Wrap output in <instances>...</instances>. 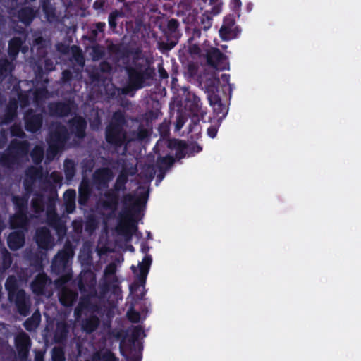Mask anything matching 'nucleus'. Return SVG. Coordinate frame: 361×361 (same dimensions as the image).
Instances as JSON below:
<instances>
[{
  "label": "nucleus",
  "mask_w": 361,
  "mask_h": 361,
  "mask_svg": "<svg viewBox=\"0 0 361 361\" xmlns=\"http://www.w3.org/2000/svg\"><path fill=\"white\" fill-rule=\"evenodd\" d=\"M99 69L102 73H110L112 71V66L109 62L103 61L99 63Z\"/></svg>",
  "instance_id": "nucleus-62"
},
{
  "label": "nucleus",
  "mask_w": 361,
  "mask_h": 361,
  "mask_svg": "<svg viewBox=\"0 0 361 361\" xmlns=\"http://www.w3.org/2000/svg\"><path fill=\"white\" fill-rule=\"evenodd\" d=\"M152 262V256L149 255H146L142 262H140L138 264L139 267V274L136 275V279L134 283L135 286H144L146 283V279L147 274L149 271L150 266Z\"/></svg>",
  "instance_id": "nucleus-17"
},
{
  "label": "nucleus",
  "mask_w": 361,
  "mask_h": 361,
  "mask_svg": "<svg viewBox=\"0 0 361 361\" xmlns=\"http://www.w3.org/2000/svg\"><path fill=\"white\" fill-rule=\"evenodd\" d=\"M35 197L31 200V207L33 212L36 214H40L44 211L45 207H47V197L39 192L35 194Z\"/></svg>",
  "instance_id": "nucleus-32"
},
{
  "label": "nucleus",
  "mask_w": 361,
  "mask_h": 361,
  "mask_svg": "<svg viewBox=\"0 0 361 361\" xmlns=\"http://www.w3.org/2000/svg\"><path fill=\"white\" fill-rule=\"evenodd\" d=\"M78 293L68 288L63 289L59 294L60 303L66 307H72L78 299Z\"/></svg>",
  "instance_id": "nucleus-28"
},
{
  "label": "nucleus",
  "mask_w": 361,
  "mask_h": 361,
  "mask_svg": "<svg viewBox=\"0 0 361 361\" xmlns=\"http://www.w3.org/2000/svg\"><path fill=\"white\" fill-rule=\"evenodd\" d=\"M185 143V142L182 140L173 139L169 141L168 147L170 149H175L177 150L178 149H180L181 147H183Z\"/></svg>",
  "instance_id": "nucleus-61"
},
{
  "label": "nucleus",
  "mask_w": 361,
  "mask_h": 361,
  "mask_svg": "<svg viewBox=\"0 0 361 361\" xmlns=\"http://www.w3.org/2000/svg\"><path fill=\"white\" fill-rule=\"evenodd\" d=\"M52 361H65V353L62 348L54 347L51 350Z\"/></svg>",
  "instance_id": "nucleus-52"
},
{
  "label": "nucleus",
  "mask_w": 361,
  "mask_h": 361,
  "mask_svg": "<svg viewBox=\"0 0 361 361\" xmlns=\"http://www.w3.org/2000/svg\"><path fill=\"white\" fill-rule=\"evenodd\" d=\"M5 288L8 292V300H12L11 298L16 294V293H18L20 290L18 288V281L15 276H9L6 281L5 283Z\"/></svg>",
  "instance_id": "nucleus-37"
},
{
  "label": "nucleus",
  "mask_w": 361,
  "mask_h": 361,
  "mask_svg": "<svg viewBox=\"0 0 361 361\" xmlns=\"http://www.w3.org/2000/svg\"><path fill=\"white\" fill-rule=\"evenodd\" d=\"M44 152L41 148H35L31 152V157L33 161L38 164L42 162L43 159Z\"/></svg>",
  "instance_id": "nucleus-55"
},
{
  "label": "nucleus",
  "mask_w": 361,
  "mask_h": 361,
  "mask_svg": "<svg viewBox=\"0 0 361 361\" xmlns=\"http://www.w3.org/2000/svg\"><path fill=\"white\" fill-rule=\"evenodd\" d=\"M24 121L25 130L35 133L42 128L43 116L41 114H36L33 109H30L25 111Z\"/></svg>",
  "instance_id": "nucleus-11"
},
{
  "label": "nucleus",
  "mask_w": 361,
  "mask_h": 361,
  "mask_svg": "<svg viewBox=\"0 0 361 361\" xmlns=\"http://www.w3.org/2000/svg\"><path fill=\"white\" fill-rule=\"evenodd\" d=\"M201 108V102L199 97L194 96L193 101L190 106V110L193 114H197Z\"/></svg>",
  "instance_id": "nucleus-56"
},
{
  "label": "nucleus",
  "mask_w": 361,
  "mask_h": 361,
  "mask_svg": "<svg viewBox=\"0 0 361 361\" xmlns=\"http://www.w3.org/2000/svg\"><path fill=\"white\" fill-rule=\"evenodd\" d=\"M18 102L15 99H11L6 106L4 114L0 116V125H8L11 123L18 116Z\"/></svg>",
  "instance_id": "nucleus-18"
},
{
  "label": "nucleus",
  "mask_w": 361,
  "mask_h": 361,
  "mask_svg": "<svg viewBox=\"0 0 361 361\" xmlns=\"http://www.w3.org/2000/svg\"><path fill=\"white\" fill-rule=\"evenodd\" d=\"M39 322V316L37 317L32 316L25 321L23 326L27 331H31L37 327Z\"/></svg>",
  "instance_id": "nucleus-50"
},
{
  "label": "nucleus",
  "mask_w": 361,
  "mask_h": 361,
  "mask_svg": "<svg viewBox=\"0 0 361 361\" xmlns=\"http://www.w3.org/2000/svg\"><path fill=\"white\" fill-rule=\"evenodd\" d=\"M105 200L102 202V207L106 210L115 212L119 204V192L110 189L104 193Z\"/></svg>",
  "instance_id": "nucleus-23"
},
{
  "label": "nucleus",
  "mask_w": 361,
  "mask_h": 361,
  "mask_svg": "<svg viewBox=\"0 0 361 361\" xmlns=\"http://www.w3.org/2000/svg\"><path fill=\"white\" fill-rule=\"evenodd\" d=\"M51 283V279L44 273H39L31 282L30 287L34 294L44 295L47 287Z\"/></svg>",
  "instance_id": "nucleus-16"
},
{
  "label": "nucleus",
  "mask_w": 361,
  "mask_h": 361,
  "mask_svg": "<svg viewBox=\"0 0 361 361\" xmlns=\"http://www.w3.org/2000/svg\"><path fill=\"white\" fill-rule=\"evenodd\" d=\"M1 259L3 269L6 270L10 268L12 264V257L11 254L7 250L6 247L2 249Z\"/></svg>",
  "instance_id": "nucleus-48"
},
{
  "label": "nucleus",
  "mask_w": 361,
  "mask_h": 361,
  "mask_svg": "<svg viewBox=\"0 0 361 361\" xmlns=\"http://www.w3.org/2000/svg\"><path fill=\"white\" fill-rule=\"evenodd\" d=\"M74 250L70 243H66L62 250H59L54 257L51 265V272L61 276L56 280V284H63L68 282L71 277L70 260L73 257Z\"/></svg>",
  "instance_id": "nucleus-3"
},
{
  "label": "nucleus",
  "mask_w": 361,
  "mask_h": 361,
  "mask_svg": "<svg viewBox=\"0 0 361 361\" xmlns=\"http://www.w3.org/2000/svg\"><path fill=\"white\" fill-rule=\"evenodd\" d=\"M206 60L209 66L216 70L224 71L229 68L227 56L216 47H212L207 51Z\"/></svg>",
  "instance_id": "nucleus-7"
},
{
  "label": "nucleus",
  "mask_w": 361,
  "mask_h": 361,
  "mask_svg": "<svg viewBox=\"0 0 361 361\" xmlns=\"http://www.w3.org/2000/svg\"><path fill=\"white\" fill-rule=\"evenodd\" d=\"M70 138V135L67 128L57 123L49 133L47 139L48 144L47 158H54L61 150L63 149L65 145Z\"/></svg>",
  "instance_id": "nucleus-4"
},
{
  "label": "nucleus",
  "mask_w": 361,
  "mask_h": 361,
  "mask_svg": "<svg viewBox=\"0 0 361 361\" xmlns=\"http://www.w3.org/2000/svg\"><path fill=\"white\" fill-rule=\"evenodd\" d=\"M143 334L144 330L140 326H135L131 332L130 339L129 340L130 344H133Z\"/></svg>",
  "instance_id": "nucleus-54"
},
{
  "label": "nucleus",
  "mask_w": 361,
  "mask_h": 361,
  "mask_svg": "<svg viewBox=\"0 0 361 361\" xmlns=\"http://www.w3.org/2000/svg\"><path fill=\"white\" fill-rule=\"evenodd\" d=\"M105 54L106 53L104 47L101 46L100 44H95L92 47L90 55L92 56V59L94 61H99L104 58Z\"/></svg>",
  "instance_id": "nucleus-44"
},
{
  "label": "nucleus",
  "mask_w": 361,
  "mask_h": 361,
  "mask_svg": "<svg viewBox=\"0 0 361 361\" xmlns=\"http://www.w3.org/2000/svg\"><path fill=\"white\" fill-rule=\"evenodd\" d=\"M116 272V266L114 263H110L104 269V281L100 284V292L102 295H106L111 292L114 295H119L121 293V287L118 284V279L115 276Z\"/></svg>",
  "instance_id": "nucleus-6"
},
{
  "label": "nucleus",
  "mask_w": 361,
  "mask_h": 361,
  "mask_svg": "<svg viewBox=\"0 0 361 361\" xmlns=\"http://www.w3.org/2000/svg\"><path fill=\"white\" fill-rule=\"evenodd\" d=\"M72 56L75 62L80 66H84L85 59L82 52V49L78 45H72L70 48Z\"/></svg>",
  "instance_id": "nucleus-39"
},
{
  "label": "nucleus",
  "mask_w": 361,
  "mask_h": 361,
  "mask_svg": "<svg viewBox=\"0 0 361 361\" xmlns=\"http://www.w3.org/2000/svg\"><path fill=\"white\" fill-rule=\"evenodd\" d=\"M104 134L107 144L115 149L121 147L126 142V132L124 128H120L114 125H107Z\"/></svg>",
  "instance_id": "nucleus-8"
},
{
  "label": "nucleus",
  "mask_w": 361,
  "mask_h": 361,
  "mask_svg": "<svg viewBox=\"0 0 361 361\" xmlns=\"http://www.w3.org/2000/svg\"><path fill=\"white\" fill-rule=\"evenodd\" d=\"M29 260L30 266L34 267L35 271H43V253L39 252L32 253L30 255Z\"/></svg>",
  "instance_id": "nucleus-38"
},
{
  "label": "nucleus",
  "mask_w": 361,
  "mask_h": 361,
  "mask_svg": "<svg viewBox=\"0 0 361 361\" xmlns=\"http://www.w3.org/2000/svg\"><path fill=\"white\" fill-rule=\"evenodd\" d=\"M123 13L121 11H118L115 10L110 13L109 16V25L111 30H115L117 27V18L118 17H122Z\"/></svg>",
  "instance_id": "nucleus-51"
},
{
  "label": "nucleus",
  "mask_w": 361,
  "mask_h": 361,
  "mask_svg": "<svg viewBox=\"0 0 361 361\" xmlns=\"http://www.w3.org/2000/svg\"><path fill=\"white\" fill-rule=\"evenodd\" d=\"M27 198L19 196L13 197V202L16 207V211L27 212Z\"/></svg>",
  "instance_id": "nucleus-43"
},
{
  "label": "nucleus",
  "mask_w": 361,
  "mask_h": 361,
  "mask_svg": "<svg viewBox=\"0 0 361 361\" xmlns=\"http://www.w3.org/2000/svg\"><path fill=\"white\" fill-rule=\"evenodd\" d=\"M68 126L71 133L79 138L82 139L85 137L87 122L82 116H75L68 121Z\"/></svg>",
  "instance_id": "nucleus-19"
},
{
  "label": "nucleus",
  "mask_w": 361,
  "mask_h": 361,
  "mask_svg": "<svg viewBox=\"0 0 361 361\" xmlns=\"http://www.w3.org/2000/svg\"><path fill=\"white\" fill-rule=\"evenodd\" d=\"M27 212L16 211V214L11 218L10 226L13 229L23 228L27 224Z\"/></svg>",
  "instance_id": "nucleus-30"
},
{
  "label": "nucleus",
  "mask_w": 361,
  "mask_h": 361,
  "mask_svg": "<svg viewBox=\"0 0 361 361\" xmlns=\"http://www.w3.org/2000/svg\"><path fill=\"white\" fill-rule=\"evenodd\" d=\"M19 159H18L14 154H11V152L8 151L6 154H2L0 157V162L4 166H11L15 164Z\"/></svg>",
  "instance_id": "nucleus-42"
},
{
  "label": "nucleus",
  "mask_w": 361,
  "mask_h": 361,
  "mask_svg": "<svg viewBox=\"0 0 361 361\" xmlns=\"http://www.w3.org/2000/svg\"><path fill=\"white\" fill-rule=\"evenodd\" d=\"M209 102L210 105L213 106L214 111L216 113V116H220L221 114V117H225L227 114L228 109L225 104H224L221 102V99L220 96H212L211 98H209Z\"/></svg>",
  "instance_id": "nucleus-31"
},
{
  "label": "nucleus",
  "mask_w": 361,
  "mask_h": 361,
  "mask_svg": "<svg viewBox=\"0 0 361 361\" xmlns=\"http://www.w3.org/2000/svg\"><path fill=\"white\" fill-rule=\"evenodd\" d=\"M126 123L124 114L121 111H117L114 113L112 119L108 125H114L118 128H123Z\"/></svg>",
  "instance_id": "nucleus-40"
},
{
  "label": "nucleus",
  "mask_w": 361,
  "mask_h": 361,
  "mask_svg": "<svg viewBox=\"0 0 361 361\" xmlns=\"http://www.w3.org/2000/svg\"><path fill=\"white\" fill-rule=\"evenodd\" d=\"M49 114L51 116L65 117L68 116L71 111L70 103L64 102H51L48 106Z\"/></svg>",
  "instance_id": "nucleus-20"
},
{
  "label": "nucleus",
  "mask_w": 361,
  "mask_h": 361,
  "mask_svg": "<svg viewBox=\"0 0 361 361\" xmlns=\"http://www.w3.org/2000/svg\"><path fill=\"white\" fill-rule=\"evenodd\" d=\"M147 200V192H140L136 198L130 193L123 196L124 209L120 214V218L121 220H125V222H120L116 227V231L119 235L124 237L127 243L132 240L134 232L137 230L136 221L133 217V213L139 212L143 207H145Z\"/></svg>",
  "instance_id": "nucleus-1"
},
{
  "label": "nucleus",
  "mask_w": 361,
  "mask_h": 361,
  "mask_svg": "<svg viewBox=\"0 0 361 361\" xmlns=\"http://www.w3.org/2000/svg\"><path fill=\"white\" fill-rule=\"evenodd\" d=\"M127 317L129 321L133 323H137L140 319V314L136 310H134L133 308L130 309L127 312Z\"/></svg>",
  "instance_id": "nucleus-57"
},
{
  "label": "nucleus",
  "mask_w": 361,
  "mask_h": 361,
  "mask_svg": "<svg viewBox=\"0 0 361 361\" xmlns=\"http://www.w3.org/2000/svg\"><path fill=\"white\" fill-rule=\"evenodd\" d=\"M99 324L100 320L99 317L92 314L82 321L81 326L85 332L91 334L97 330Z\"/></svg>",
  "instance_id": "nucleus-29"
},
{
  "label": "nucleus",
  "mask_w": 361,
  "mask_h": 361,
  "mask_svg": "<svg viewBox=\"0 0 361 361\" xmlns=\"http://www.w3.org/2000/svg\"><path fill=\"white\" fill-rule=\"evenodd\" d=\"M92 195V188L87 180H82L78 188V204L85 206Z\"/></svg>",
  "instance_id": "nucleus-26"
},
{
  "label": "nucleus",
  "mask_w": 361,
  "mask_h": 361,
  "mask_svg": "<svg viewBox=\"0 0 361 361\" xmlns=\"http://www.w3.org/2000/svg\"><path fill=\"white\" fill-rule=\"evenodd\" d=\"M134 172H130L128 169L123 168L116 178L113 186V190L116 192H124L126 190V183L128 181V176L133 175Z\"/></svg>",
  "instance_id": "nucleus-27"
},
{
  "label": "nucleus",
  "mask_w": 361,
  "mask_h": 361,
  "mask_svg": "<svg viewBox=\"0 0 361 361\" xmlns=\"http://www.w3.org/2000/svg\"><path fill=\"white\" fill-rule=\"evenodd\" d=\"M64 173L66 179L71 180L75 174V166L74 162L71 159H66L64 161Z\"/></svg>",
  "instance_id": "nucleus-45"
},
{
  "label": "nucleus",
  "mask_w": 361,
  "mask_h": 361,
  "mask_svg": "<svg viewBox=\"0 0 361 361\" xmlns=\"http://www.w3.org/2000/svg\"><path fill=\"white\" fill-rule=\"evenodd\" d=\"M35 241L39 248L47 251L54 245V239L49 228L41 227L36 231Z\"/></svg>",
  "instance_id": "nucleus-14"
},
{
  "label": "nucleus",
  "mask_w": 361,
  "mask_h": 361,
  "mask_svg": "<svg viewBox=\"0 0 361 361\" xmlns=\"http://www.w3.org/2000/svg\"><path fill=\"white\" fill-rule=\"evenodd\" d=\"M56 192H51L47 197L46 223L49 227L54 230L56 235L61 238L66 235L67 227L66 221L56 212Z\"/></svg>",
  "instance_id": "nucleus-5"
},
{
  "label": "nucleus",
  "mask_w": 361,
  "mask_h": 361,
  "mask_svg": "<svg viewBox=\"0 0 361 361\" xmlns=\"http://www.w3.org/2000/svg\"><path fill=\"white\" fill-rule=\"evenodd\" d=\"M15 345L18 355L21 360L27 359L31 346L30 336L25 332L18 334L15 338Z\"/></svg>",
  "instance_id": "nucleus-12"
},
{
  "label": "nucleus",
  "mask_w": 361,
  "mask_h": 361,
  "mask_svg": "<svg viewBox=\"0 0 361 361\" xmlns=\"http://www.w3.org/2000/svg\"><path fill=\"white\" fill-rule=\"evenodd\" d=\"M24 243L25 235L22 231H13L7 238V245L13 251L20 249Z\"/></svg>",
  "instance_id": "nucleus-24"
},
{
  "label": "nucleus",
  "mask_w": 361,
  "mask_h": 361,
  "mask_svg": "<svg viewBox=\"0 0 361 361\" xmlns=\"http://www.w3.org/2000/svg\"><path fill=\"white\" fill-rule=\"evenodd\" d=\"M235 24V18L233 16H227L224 18L221 27H234Z\"/></svg>",
  "instance_id": "nucleus-63"
},
{
  "label": "nucleus",
  "mask_w": 361,
  "mask_h": 361,
  "mask_svg": "<svg viewBox=\"0 0 361 361\" xmlns=\"http://www.w3.org/2000/svg\"><path fill=\"white\" fill-rule=\"evenodd\" d=\"M70 326L66 321L57 322L54 333V341L56 343L63 344L68 338Z\"/></svg>",
  "instance_id": "nucleus-22"
},
{
  "label": "nucleus",
  "mask_w": 361,
  "mask_h": 361,
  "mask_svg": "<svg viewBox=\"0 0 361 361\" xmlns=\"http://www.w3.org/2000/svg\"><path fill=\"white\" fill-rule=\"evenodd\" d=\"M175 159L171 155L159 157L156 161V166L161 173H165L174 163Z\"/></svg>",
  "instance_id": "nucleus-34"
},
{
  "label": "nucleus",
  "mask_w": 361,
  "mask_h": 361,
  "mask_svg": "<svg viewBox=\"0 0 361 361\" xmlns=\"http://www.w3.org/2000/svg\"><path fill=\"white\" fill-rule=\"evenodd\" d=\"M241 30L235 26L234 27H221L219 30V36L224 41L235 39L240 34Z\"/></svg>",
  "instance_id": "nucleus-33"
},
{
  "label": "nucleus",
  "mask_w": 361,
  "mask_h": 361,
  "mask_svg": "<svg viewBox=\"0 0 361 361\" xmlns=\"http://www.w3.org/2000/svg\"><path fill=\"white\" fill-rule=\"evenodd\" d=\"M128 75L127 85L122 88V93L128 94L145 87L147 80H152L155 75L154 68L140 63L126 68Z\"/></svg>",
  "instance_id": "nucleus-2"
},
{
  "label": "nucleus",
  "mask_w": 361,
  "mask_h": 361,
  "mask_svg": "<svg viewBox=\"0 0 361 361\" xmlns=\"http://www.w3.org/2000/svg\"><path fill=\"white\" fill-rule=\"evenodd\" d=\"M98 226V221L96 217L93 215L89 216L85 224V229L86 231L92 233L97 229Z\"/></svg>",
  "instance_id": "nucleus-49"
},
{
  "label": "nucleus",
  "mask_w": 361,
  "mask_h": 361,
  "mask_svg": "<svg viewBox=\"0 0 361 361\" xmlns=\"http://www.w3.org/2000/svg\"><path fill=\"white\" fill-rule=\"evenodd\" d=\"M13 70L12 63L6 59L0 61V77H7Z\"/></svg>",
  "instance_id": "nucleus-46"
},
{
  "label": "nucleus",
  "mask_w": 361,
  "mask_h": 361,
  "mask_svg": "<svg viewBox=\"0 0 361 361\" xmlns=\"http://www.w3.org/2000/svg\"><path fill=\"white\" fill-rule=\"evenodd\" d=\"M114 173L108 167H102L95 170L92 175L94 184L98 188H107L109 183L113 179Z\"/></svg>",
  "instance_id": "nucleus-13"
},
{
  "label": "nucleus",
  "mask_w": 361,
  "mask_h": 361,
  "mask_svg": "<svg viewBox=\"0 0 361 361\" xmlns=\"http://www.w3.org/2000/svg\"><path fill=\"white\" fill-rule=\"evenodd\" d=\"M20 106L22 108H25L30 104L29 95L26 92H20L18 96Z\"/></svg>",
  "instance_id": "nucleus-58"
},
{
  "label": "nucleus",
  "mask_w": 361,
  "mask_h": 361,
  "mask_svg": "<svg viewBox=\"0 0 361 361\" xmlns=\"http://www.w3.org/2000/svg\"><path fill=\"white\" fill-rule=\"evenodd\" d=\"M11 299L9 301L15 304L17 312L21 316L26 317L30 314L31 307L30 298L23 289H20L18 293H16Z\"/></svg>",
  "instance_id": "nucleus-9"
},
{
  "label": "nucleus",
  "mask_w": 361,
  "mask_h": 361,
  "mask_svg": "<svg viewBox=\"0 0 361 361\" xmlns=\"http://www.w3.org/2000/svg\"><path fill=\"white\" fill-rule=\"evenodd\" d=\"M42 173V168L30 166L25 171L26 178L35 182Z\"/></svg>",
  "instance_id": "nucleus-41"
},
{
  "label": "nucleus",
  "mask_w": 361,
  "mask_h": 361,
  "mask_svg": "<svg viewBox=\"0 0 361 361\" xmlns=\"http://www.w3.org/2000/svg\"><path fill=\"white\" fill-rule=\"evenodd\" d=\"M132 135L137 141H144L149 136V133L142 125H140L136 131H133Z\"/></svg>",
  "instance_id": "nucleus-47"
},
{
  "label": "nucleus",
  "mask_w": 361,
  "mask_h": 361,
  "mask_svg": "<svg viewBox=\"0 0 361 361\" xmlns=\"http://www.w3.org/2000/svg\"><path fill=\"white\" fill-rule=\"evenodd\" d=\"M23 44V41L19 37H14L8 42V53L10 57L15 59Z\"/></svg>",
  "instance_id": "nucleus-35"
},
{
  "label": "nucleus",
  "mask_w": 361,
  "mask_h": 361,
  "mask_svg": "<svg viewBox=\"0 0 361 361\" xmlns=\"http://www.w3.org/2000/svg\"><path fill=\"white\" fill-rule=\"evenodd\" d=\"M179 22L177 19L171 18L168 21L166 30L165 34L168 38V42L166 43V48L171 49L173 48L178 42L179 38Z\"/></svg>",
  "instance_id": "nucleus-15"
},
{
  "label": "nucleus",
  "mask_w": 361,
  "mask_h": 361,
  "mask_svg": "<svg viewBox=\"0 0 361 361\" xmlns=\"http://www.w3.org/2000/svg\"><path fill=\"white\" fill-rule=\"evenodd\" d=\"M220 80L214 74H205L200 76V84L207 93V97L218 95Z\"/></svg>",
  "instance_id": "nucleus-10"
},
{
  "label": "nucleus",
  "mask_w": 361,
  "mask_h": 361,
  "mask_svg": "<svg viewBox=\"0 0 361 361\" xmlns=\"http://www.w3.org/2000/svg\"><path fill=\"white\" fill-rule=\"evenodd\" d=\"M36 11L30 6H24L18 11L17 17L20 23L29 26L36 16Z\"/></svg>",
  "instance_id": "nucleus-25"
},
{
  "label": "nucleus",
  "mask_w": 361,
  "mask_h": 361,
  "mask_svg": "<svg viewBox=\"0 0 361 361\" xmlns=\"http://www.w3.org/2000/svg\"><path fill=\"white\" fill-rule=\"evenodd\" d=\"M29 142L13 139L8 147V151L14 154L18 159L26 156L29 152Z\"/></svg>",
  "instance_id": "nucleus-21"
},
{
  "label": "nucleus",
  "mask_w": 361,
  "mask_h": 361,
  "mask_svg": "<svg viewBox=\"0 0 361 361\" xmlns=\"http://www.w3.org/2000/svg\"><path fill=\"white\" fill-rule=\"evenodd\" d=\"M100 361H118V359L111 351L107 350L102 353L100 357Z\"/></svg>",
  "instance_id": "nucleus-60"
},
{
  "label": "nucleus",
  "mask_w": 361,
  "mask_h": 361,
  "mask_svg": "<svg viewBox=\"0 0 361 361\" xmlns=\"http://www.w3.org/2000/svg\"><path fill=\"white\" fill-rule=\"evenodd\" d=\"M10 133L11 136L23 138L25 137V133L23 132L21 126L20 124H13L10 128Z\"/></svg>",
  "instance_id": "nucleus-53"
},
{
  "label": "nucleus",
  "mask_w": 361,
  "mask_h": 361,
  "mask_svg": "<svg viewBox=\"0 0 361 361\" xmlns=\"http://www.w3.org/2000/svg\"><path fill=\"white\" fill-rule=\"evenodd\" d=\"M187 150L188 152V156H191L200 152L202 150V147L197 143H192L190 145H187Z\"/></svg>",
  "instance_id": "nucleus-59"
},
{
  "label": "nucleus",
  "mask_w": 361,
  "mask_h": 361,
  "mask_svg": "<svg viewBox=\"0 0 361 361\" xmlns=\"http://www.w3.org/2000/svg\"><path fill=\"white\" fill-rule=\"evenodd\" d=\"M48 83V80H44V84L42 87H36L33 92V101L39 104L43 102L45 99L49 96V91L47 88L46 85Z\"/></svg>",
  "instance_id": "nucleus-36"
},
{
  "label": "nucleus",
  "mask_w": 361,
  "mask_h": 361,
  "mask_svg": "<svg viewBox=\"0 0 361 361\" xmlns=\"http://www.w3.org/2000/svg\"><path fill=\"white\" fill-rule=\"evenodd\" d=\"M73 79V73L69 70H64L61 73V80L63 83L70 82Z\"/></svg>",
  "instance_id": "nucleus-64"
}]
</instances>
